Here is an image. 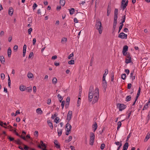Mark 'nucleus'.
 <instances>
[{
  "label": "nucleus",
  "instance_id": "10",
  "mask_svg": "<svg viewBox=\"0 0 150 150\" xmlns=\"http://www.w3.org/2000/svg\"><path fill=\"white\" fill-rule=\"evenodd\" d=\"M127 34H125L123 32L120 33L118 35V37L122 39H127Z\"/></svg>",
  "mask_w": 150,
  "mask_h": 150
},
{
  "label": "nucleus",
  "instance_id": "43",
  "mask_svg": "<svg viewBox=\"0 0 150 150\" xmlns=\"http://www.w3.org/2000/svg\"><path fill=\"white\" fill-rule=\"evenodd\" d=\"M38 6L36 3H35L33 6V10H34Z\"/></svg>",
  "mask_w": 150,
  "mask_h": 150
},
{
  "label": "nucleus",
  "instance_id": "26",
  "mask_svg": "<svg viewBox=\"0 0 150 150\" xmlns=\"http://www.w3.org/2000/svg\"><path fill=\"white\" fill-rule=\"evenodd\" d=\"M72 139V137L71 136H70L68 137V139H66L65 141L66 143H68L71 141Z\"/></svg>",
  "mask_w": 150,
  "mask_h": 150
},
{
  "label": "nucleus",
  "instance_id": "60",
  "mask_svg": "<svg viewBox=\"0 0 150 150\" xmlns=\"http://www.w3.org/2000/svg\"><path fill=\"white\" fill-rule=\"evenodd\" d=\"M18 49V46L17 45H15L13 47L14 50H17Z\"/></svg>",
  "mask_w": 150,
  "mask_h": 150
},
{
  "label": "nucleus",
  "instance_id": "28",
  "mask_svg": "<svg viewBox=\"0 0 150 150\" xmlns=\"http://www.w3.org/2000/svg\"><path fill=\"white\" fill-rule=\"evenodd\" d=\"M70 100V98L69 97H67L66 99V104L65 105V106H66L67 105V104L69 105V101Z\"/></svg>",
  "mask_w": 150,
  "mask_h": 150
},
{
  "label": "nucleus",
  "instance_id": "39",
  "mask_svg": "<svg viewBox=\"0 0 150 150\" xmlns=\"http://www.w3.org/2000/svg\"><path fill=\"white\" fill-rule=\"evenodd\" d=\"M69 64H73L74 63V60H71L68 62Z\"/></svg>",
  "mask_w": 150,
  "mask_h": 150
},
{
  "label": "nucleus",
  "instance_id": "36",
  "mask_svg": "<svg viewBox=\"0 0 150 150\" xmlns=\"http://www.w3.org/2000/svg\"><path fill=\"white\" fill-rule=\"evenodd\" d=\"M150 137V135H148V134H147L146 137L144 139V141L145 142H146L147 141V140Z\"/></svg>",
  "mask_w": 150,
  "mask_h": 150
},
{
  "label": "nucleus",
  "instance_id": "13",
  "mask_svg": "<svg viewBox=\"0 0 150 150\" xmlns=\"http://www.w3.org/2000/svg\"><path fill=\"white\" fill-rule=\"evenodd\" d=\"M128 0H127L126 2H125V4L124 3L123 4H121V6L122 7V8L123 10H124L126 6L128 5Z\"/></svg>",
  "mask_w": 150,
  "mask_h": 150
},
{
  "label": "nucleus",
  "instance_id": "62",
  "mask_svg": "<svg viewBox=\"0 0 150 150\" xmlns=\"http://www.w3.org/2000/svg\"><path fill=\"white\" fill-rule=\"evenodd\" d=\"M24 146V149L25 150H28V149H29V147L26 145H25L24 144L23 145Z\"/></svg>",
  "mask_w": 150,
  "mask_h": 150
},
{
  "label": "nucleus",
  "instance_id": "7",
  "mask_svg": "<svg viewBox=\"0 0 150 150\" xmlns=\"http://www.w3.org/2000/svg\"><path fill=\"white\" fill-rule=\"evenodd\" d=\"M128 47L127 45H125L123 47L122 52L124 56H125L128 54L126 52L128 50Z\"/></svg>",
  "mask_w": 150,
  "mask_h": 150
},
{
  "label": "nucleus",
  "instance_id": "35",
  "mask_svg": "<svg viewBox=\"0 0 150 150\" xmlns=\"http://www.w3.org/2000/svg\"><path fill=\"white\" fill-rule=\"evenodd\" d=\"M98 127V125L97 124L96 122L94 123L92 125V128H95L96 129H97Z\"/></svg>",
  "mask_w": 150,
  "mask_h": 150
},
{
  "label": "nucleus",
  "instance_id": "12",
  "mask_svg": "<svg viewBox=\"0 0 150 150\" xmlns=\"http://www.w3.org/2000/svg\"><path fill=\"white\" fill-rule=\"evenodd\" d=\"M20 90L21 91H25L26 89V87L23 85H21L19 86Z\"/></svg>",
  "mask_w": 150,
  "mask_h": 150
},
{
  "label": "nucleus",
  "instance_id": "18",
  "mask_svg": "<svg viewBox=\"0 0 150 150\" xmlns=\"http://www.w3.org/2000/svg\"><path fill=\"white\" fill-rule=\"evenodd\" d=\"M47 124L52 129L53 128V127L52 125V123L51 122L50 120H48L47 121Z\"/></svg>",
  "mask_w": 150,
  "mask_h": 150
},
{
  "label": "nucleus",
  "instance_id": "9",
  "mask_svg": "<svg viewBox=\"0 0 150 150\" xmlns=\"http://www.w3.org/2000/svg\"><path fill=\"white\" fill-rule=\"evenodd\" d=\"M106 76H103L102 86L104 88H106L107 86V82L105 80Z\"/></svg>",
  "mask_w": 150,
  "mask_h": 150
},
{
  "label": "nucleus",
  "instance_id": "58",
  "mask_svg": "<svg viewBox=\"0 0 150 150\" xmlns=\"http://www.w3.org/2000/svg\"><path fill=\"white\" fill-rule=\"evenodd\" d=\"M132 87V84L130 83L128 84L127 88L128 89H130Z\"/></svg>",
  "mask_w": 150,
  "mask_h": 150
},
{
  "label": "nucleus",
  "instance_id": "21",
  "mask_svg": "<svg viewBox=\"0 0 150 150\" xmlns=\"http://www.w3.org/2000/svg\"><path fill=\"white\" fill-rule=\"evenodd\" d=\"M36 112L38 114H41L42 112L40 108H38L36 109Z\"/></svg>",
  "mask_w": 150,
  "mask_h": 150
},
{
  "label": "nucleus",
  "instance_id": "23",
  "mask_svg": "<svg viewBox=\"0 0 150 150\" xmlns=\"http://www.w3.org/2000/svg\"><path fill=\"white\" fill-rule=\"evenodd\" d=\"M69 11L70 14L71 15L73 14L75 11V10L74 8H71L70 9H69Z\"/></svg>",
  "mask_w": 150,
  "mask_h": 150
},
{
  "label": "nucleus",
  "instance_id": "63",
  "mask_svg": "<svg viewBox=\"0 0 150 150\" xmlns=\"http://www.w3.org/2000/svg\"><path fill=\"white\" fill-rule=\"evenodd\" d=\"M125 72L127 74H128L129 72V69H126L125 70Z\"/></svg>",
  "mask_w": 150,
  "mask_h": 150
},
{
  "label": "nucleus",
  "instance_id": "30",
  "mask_svg": "<svg viewBox=\"0 0 150 150\" xmlns=\"http://www.w3.org/2000/svg\"><path fill=\"white\" fill-rule=\"evenodd\" d=\"M26 90H27V92H30L32 90V87L31 86H29L27 87V88L26 87Z\"/></svg>",
  "mask_w": 150,
  "mask_h": 150
},
{
  "label": "nucleus",
  "instance_id": "52",
  "mask_svg": "<svg viewBox=\"0 0 150 150\" xmlns=\"http://www.w3.org/2000/svg\"><path fill=\"white\" fill-rule=\"evenodd\" d=\"M64 104H65V101H62V104H61V106L62 107V109H63L64 108Z\"/></svg>",
  "mask_w": 150,
  "mask_h": 150
},
{
  "label": "nucleus",
  "instance_id": "14",
  "mask_svg": "<svg viewBox=\"0 0 150 150\" xmlns=\"http://www.w3.org/2000/svg\"><path fill=\"white\" fill-rule=\"evenodd\" d=\"M128 0H127L126 2H125V4L124 3L123 4H121V6L122 7V8L123 10H124L126 6L128 5Z\"/></svg>",
  "mask_w": 150,
  "mask_h": 150
},
{
  "label": "nucleus",
  "instance_id": "45",
  "mask_svg": "<svg viewBox=\"0 0 150 150\" xmlns=\"http://www.w3.org/2000/svg\"><path fill=\"white\" fill-rule=\"evenodd\" d=\"M34 55L33 53V52H30L29 56L28 58L30 59Z\"/></svg>",
  "mask_w": 150,
  "mask_h": 150
},
{
  "label": "nucleus",
  "instance_id": "22",
  "mask_svg": "<svg viewBox=\"0 0 150 150\" xmlns=\"http://www.w3.org/2000/svg\"><path fill=\"white\" fill-rule=\"evenodd\" d=\"M131 99V96L130 95L127 96L125 98V101L128 102L130 101Z\"/></svg>",
  "mask_w": 150,
  "mask_h": 150
},
{
  "label": "nucleus",
  "instance_id": "24",
  "mask_svg": "<svg viewBox=\"0 0 150 150\" xmlns=\"http://www.w3.org/2000/svg\"><path fill=\"white\" fill-rule=\"evenodd\" d=\"M62 129H57V133L59 136H60L62 134Z\"/></svg>",
  "mask_w": 150,
  "mask_h": 150
},
{
  "label": "nucleus",
  "instance_id": "34",
  "mask_svg": "<svg viewBox=\"0 0 150 150\" xmlns=\"http://www.w3.org/2000/svg\"><path fill=\"white\" fill-rule=\"evenodd\" d=\"M81 98H78L77 102V107H79L81 104Z\"/></svg>",
  "mask_w": 150,
  "mask_h": 150
},
{
  "label": "nucleus",
  "instance_id": "31",
  "mask_svg": "<svg viewBox=\"0 0 150 150\" xmlns=\"http://www.w3.org/2000/svg\"><path fill=\"white\" fill-rule=\"evenodd\" d=\"M65 0H60V3L62 6H64L65 4Z\"/></svg>",
  "mask_w": 150,
  "mask_h": 150
},
{
  "label": "nucleus",
  "instance_id": "16",
  "mask_svg": "<svg viewBox=\"0 0 150 150\" xmlns=\"http://www.w3.org/2000/svg\"><path fill=\"white\" fill-rule=\"evenodd\" d=\"M111 10V6L109 5H108V7L107 11V16H109L110 14V13Z\"/></svg>",
  "mask_w": 150,
  "mask_h": 150
},
{
  "label": "nucleus",
  "instance_id": "42",
  "mask_svg": "<svg viewBox=\"0 0 150 150\" xmlns=\"http://www.w3.org/2000/svg\"><path fill=\"white\" fill-rule=\"evenodd\" d=\"M57 79L56 78L54 77L53 78V79H52V83L54 84H55L57 82Z\"/></svg>",
  "mask_w": 150,
  "mask_h": 150
},
{
  "label": "nucleus",
  "instance_id": "15",
  "mask_svg": "<svg viewBox=\"0 0 150 150\" xmlns=\"http://www.w3.org/2000/svg\"><path fill=\"white\" fill-rule=\"evenodd\" d=\"M13 10L12 7H10L9 8L8 13L9 15L11 16L13 13Z\"/></svg>",
  "mask_w": 150,
  "mask_h": 150
},
{
  "label": "nucleus",
  "instance_id": "11",
  "mask_svg": "<svg viewBox=\"0 0 150 150\" xmlns=\"http://www.w3.org/2000/svg\"><path fill=\"white\" fill-rule=\"evenodd\" d=\"M66 128L67 131H70L71 128V126L69 123L68 122L67 123L65 126Z\"/></svg>",
  "mask_w": 150,
  "mask_h": 150
},
{
  "label": "nucleus",
  "instance_id": "2",
  "mask_svg": "<svg viewBox=\"0 0 150 150\" xmlns=\"http://www.w3.org/2000/svg\"><path fill=\"white\" fill-rule=\"evenodd\" d=\"M95 27L98 30L100 34L102 33L103 30V27L99 19H97L96 21Z\"/></svg>",
  "mask_w": 150,
  "mask_h": 150
},
{
  "label": "nucleus",
  "instance_id": "54",
  "mask_svg": "<svg viewBox=\"0 0 150 150\" xmlns=\"http://www.w3.org/2000/svg\"><path fill=\"white\" fill-rule=\"evenodd\" d=\"M123 25L122 24H121L119 27V29L118 31V33H119L121 29H122Z\"/></svg>",
  "mask_w": 150,
  "mask_h": 150
},
{
  "label": "nucleus",
  "instance_id": "53",
  "mask_svg": "<svg viewBox=\"0 0 150 150\" xmlns=\"http://www.w3.org/2000/svg\"><path fill=\"white\" fill-rule=\"evenodd\" d=\"M108 71L107 69H106L105 71V73L103 75H107L108 74Z\"/></svg>",
  "mask_w": 150,
  "mask_h": 150
},
{
  "label": "nucleus",
  "instance_id": "37",
  "mask_svg": "<svg viewBox=\"0 0 150 150\" xmlns=\"http://www.w3.org/2000/svg\"><path fill=\"white\" fill-rule=\"evenodd\" d=\"M40 144H41V146H42L43 147H44L45 148H46V146L45 144L42 141H40Z\"/></svg>",
  "mask_w": 150,
  "mask_h": 150
},
{
  "label": "nucleus",
  "instance_id": "49",
  "mask_svg": "<svg viewBox=\"0 0 150 150\" xmlns=\"http://www.w3.org/2000/svg\"><path fill=\"white\" fill-rule=\"evenodd\" d=\"M59 119H60L58 118V117H56V118L55 119V122H56V123H57L58 122H59Z\"/></svg>",
  "mask_w": 150,
  "mask_h": 150
},
{
  "label": "nucleus",
  "instance_id": "61",
  "mask_svg": "<svg viewBox=\"0 0 150 150\" xmlns=\"http://www.w3.org/2000/svg\"><path fill=\"white\" fill-rule=\"evenodd\" d=\"M130 78L132 79V80H133L135 79V76H130Z\"/></svg>",
  "mask_w": 150,
  "mask_h": 150
},
{
  "label": "nucleus",
  "instance_id": "6",
  "mask_svg": "<svg viewBox=\"0 0 150 150\" xmlns=\"http://www.w3.org/2000/svg\"><path fill=\"white\" fill-rule=\"evenodd\" d=\"M126 56V58L125 60V62L127 64L130 63L131 62V58L130 55L129 53L125 55Z\"/></svg>",
  "mask_w": 150,
  "mask_h": 150
},
{
  "label": "nucleus",
  "instance_id": "19",
  "mask_svg": "<svg viewBox=\"0 0 150 150\" xmlns=\"http://www.w3.org/2000/svg\"><path fill=\"white\" fill-rule=\"evenodd\" d=\"M11 51L10 47H9L8 48L7 50V53L8 55V57H11Z\"/></svg>",
  "mask_w": 150,
  "mask_h": 150
},
{
  "label": "nucleus",
  "instance_id": "4",
  "mask_svg": "<svg viewBox=\"0 0 150 150\" xmlns=\"http://www.w3.org/2000/svg\"><path fill=\"white\" fill-rule=\"evenodd\" d=\"M117 107L119 108L120 111H122L126 108V105L123 104L118 103Z\"/></svg>",
  "mask_w": 150,
  "mask_h": 150
},
{
  "label": "nucleus",
  "instance_id": "1",
  "mask_svg": "<svg viewBox=\"0 0 150 150\" xmlns=\"http://www.w3.org/2000/svg\"><path fill=\"white\" fill-rule=\"evenodd\" d=\"M93 86H91L88 93V100L89 101L91 102L93 96L92 103L94 104L97 102L98 100L99 97V91L98 88L97 87L96 88L94 91H93Z\"/></svg>",
  "mask_w": 150,
  "mask_h": 150
},
{
  "label": "nucleus",
  "instance_id": "56",
  "mask_svg": "<svg viewBox=\"0 0 150 150\" xmlns=\"http://www.w3.org/2000/svg\"><path fill=\"white\" fill-rule=\"evenodd\" d=\"M0 125L2 127H4L5 128H7V127L3 126V123L2 121H0Z\"/></svg>",
  "mask_w": 150,
  "mask_h": 150
},
{
  "label": "nucleus",
  "instance_id": "33",
  "mask_svg": "<svg viewBox=\"0 0 150 150\" xmlns=\"http://www.w3.org/2000/svg\"><path fill=\"white\" fill-rule=\"evenodd\" d=\"M149 105L148 103H146L144 106L143 110H146L149 107Z\"/></svg>",
  "mask_w": 150,
  "mask_h": 150
},
{
  "label": "nucleus",
  "instance_id": "47",
  "mask_svg": "<svg viewBox=\"0 0 150 150\" xmlns=\"http://www.w3.org/2000/svg\"><path fill=\"white\" fill-rule=\"evenodd\" d=\"M33 29L32 28H29L28 30V34H31V32L32 31Z\"/></svg>",
  "mask_w": 150,
  "mask_h": 150
},
{
  "label": "nucleus",
  "instance_id": "5",
  "mask_svg": "<svg viewBox=\"0 0 150 150\" xmlns=\"http://www.w3.org/2000/svg\"><path fill=\"white\" fill-rule=\"evenodd\" d=\"M118 14V10L117 8H115L114 11V22L115 24L117 23V15Z\"/></svg>",
  "mask_w": 150,
  "mask_h": 150
},
{
  "label": "nucleus",
  "instance_id": "8",
  "mask_svg": "<svg viewBox=\"0 0 150 150\" xmlns=\"http://www.w3.org/2000/svg\"><path fill=\"white\" fill-rule=\"evenodd\" d=\"M72 112L71 111H69L67 114V120L68 121V123L69 122L70 120L71 119V117L72 116Z\"/></svg>",
  "mask_w": 150,
  "mask_h": 150
},
{
  "label": "nucleus",
  "instance_id": "29",
  "mask_svg": "<svg viewBox=\"0 0 150 150\" xmlns=\"http://www.w3.org/2000/svg\"><path fill=\"white\" fill-rule=\"evenodd\" d=\"M15 142L16 144L18 145H21L22 144V142L19 139H18L17 140H15Z\"/></svg>",
  "mask_w": 150,
  "mask_h": 150
},
{
  "label": "nucleus",
  "instance_id": "32",
  "mask_svg": "<svg viewBox=\"0 0 150 150\" xmlns=\"http://www.w3.org/2000/svg\"><path fill=\"white\" fill-rule=\"evenodd\" d=\"M122 21H121V23H120L121 24H122L123 25H124L123 23L125 22L126 18L125 15H124L123 17H122Z\"/></svg>",
  "mask_w": 150,
  "mask_h": 150
},
{
  "label": "nucleus",
  "instance_id": "17",
  "mask_svg": "<svg viewBox=\"0 0 150 150\" xmlns=\"http://www.w3.org/2000/svg\"><path fill=\"white\" fill-rule=\"evenodd\" d=\"M128 143L126 142L124 144L123 146V150H127L128 149Z\"/></svg>",
  "mask_w": 150,
  "mask_h": 150
},
{
  "label": "nucleus",
  "instance_id": "51",
  "mask_svg": "<svg viewBox=\"0 0 150 150\" xmlns=\"http://www.w3.org/2000/svg\"><path fill=\"white\" fill-rule=\"evenodd\" d=\"M34 135L36 137H38V132L37 131H35L34 134Z\"/></svg>",
  "mask_w": 150,
  "mask_h": 150
},
{
  "label": "nucleus",
  "instance_id": "27",
  "mask_svg": "<svg viewBox=\"0 0 150 150\" xmlns=\"http://www.w3.org/2000/svg\"><path fill=\"white\" fill-rule=\"evenodd\" d=\"M122 125L121 122L120 121H119L117 123V130H118L120 128V127H121Z\"/></svg>",
  "mask_w": 150,
  "mask_h": 150
},
{
  "label": "nucleus",
  "instance_id": "3",
  "mask_svg": "<svg viewBox=\"0 0 150 150\" xmlns=\"http://www.w3.org/2000/svg\"><path fill=\"white\" fill-rule=\"evenodd\" d=\"M95 136L94 134L92 132L90 133V144L91 145H93Z\"/></svg>",
  "mask_w": 150,
  "mask_h": 150
},
{
  "label": "nucleus",
  "instance_id": "41",
  "mask_svg": "<svg viewBox=\"0 0 150 150\" xmlns=\"http://www.w3.org/2000/svg\"><path fill=\"white\" fill-rule=\"evenodd\" d=\"M55 147L56 148L59 149H60V144L58 143V144H55Z\"/></svg>",
  "mask_w": 150,
  "mask_h": 150
},
{
  "label": "nucleus",
  "instance_id": "20",
  "mask_svg": "<svg viewBox=\"0 0 150 150\" xmlns=\"http://www.w3.org/2000/svg\"><path fill=\"white\" fill-rule=\"evenodd\" d=\"M0 60L2 63L4 64L5 62V60L3 56H0Z\"/></svg>",
  "mask_w": 150,
  "mask_h": 150
},
{
  "label": "nucleus",
  "instance_id": "44",
  "mask_svg": "<svg viewBox=\"0 0 150 150\" xmlns=\"http://www.w3.org/2000/svg\"><path fill=\"white\" fill-rule=\"evenodd\" d=\"M105 147V144L104 143L102 144L101 145L100 149H101L103 150V149H104Z\"/></svg>",
  "mask_w": 150,
  "mask_h": 150
},
{
  "label": "nucleus",
  "instance_id": "38",
  "mask_svg": "<svg viewBox=\"0 0 150 150\" xmlns=\"http://www.w3.org/2000/svg\"><path fill=\"white\" fill-rule=\"evenodd\" d=\"M57 97L59 100V101L61 102L63 98H62V96L60 95L59 94H58L57 95Z\"/></svg>",
  "mask_w": 150,
  "mask_h": 150
},
{
  "label": "nucleus",
  "instance_id": "64",
  "mask_svg": "<svg viewBox=\"0 0 150 150\" xmlns=\"http://www.w3.org/2000/svg\"><path fill=\"white\" fill-rule=\"evenodd\" d=\"M57 57L56 55H54L52 56V59H55L57 58Z\"/></svg>",
  "mask_w": 150,
  "mask_h": 150
},
{
  "label": "nucleus",
  "instance_id": "57",
  "mask_svg": "<svg viewBox=\"0 0 150 150\" xmlns=\"http://www.w3.org/2000/svg\"><path fill=\"white\" fill-rule=\"evenodd\" d=\"M47 103L48 105H50L51 103V100L50 99H49L47 100Z\"/></svg>",
  "mask_w": 150,
  "mask_h": 150
},
{
  "label": "nucleus",
  "instance_id": "40",
  "mask_svg": "<svg viewBox=\"0 0 150 150\" xmlns=\"http://www.w3.org/2000/svg\"><path fill=\"white\" fill-rule=\"evenodd\" d=\"M57 113H56V112H55V114H54V115H52V117H51V118L53 119H54V118L56 117L57 116Z\"/></svg>",
  "mask_w": 150,
  "mask_h": 150
},
{
  "label": "nucleus",
  "instance_id": "55",
  "mask_svg": "<svg viewBox=\"0 0 150 150\" xmlns=\"http://www.w3.org/2000/svg\"><path fill=\"white\" fill-rule=\"evenodd\" d=\"M54 65L56 66H58L59 65V63L58 61H55L54 62Z\"/></svg>",
  "mask_w": 150,
  "mask_h": 150
},
{
  "label": "nucleus",
  "instance_id": "25",
  "mask_svg": "<svg viewBox=\"0 0 150 150\" xmlns=\"http://www.w3.org/2000/svg\"><path fill=\"white\" fill-rule=\"evenodd\" d=\"M67 40L66 38L64 37L62 38L61 42L62 43H64L67 42Z\"/></svg>",
  "mask_w": 150,
  "mask_h": 150
},
{
  "label": "nucleus",
  "instance_id": "59",
  "mask_svg": "<svg viewBox=\"0 0 150 150\" xmlns=\"http://www.w3.org/2000/svg\"><path fill=\"white\" fill-rule=\"evenodd\" d=\"M33 92L35 93L36 91V88L35 86H34L33 87Z\"/></svg>",
  "mask_w": 150,
  "mask_h": 150
},
{
  "label": "nucleus",
  "instance_id": "48",
  "mask_svg": "<svg viewBox=\"0 0 150 150\" xmlns=\"http://www.w3.org/2000/svg\"><path fill=\"white\" fill-rule=\"evenodd\" d=\"M32 19L31 17L28 18V22L29 23H31L32 22Z\"/></svg>",
  "mask_w": 150,
  "mask_h": 150
},
{
  "label": "nucleus",
  "instance_id": "46",
  "mask_svg": "<svg viewBox=\"0 0 150 150\" xmlns=\"http://www.w3.org/2000/svg\"><path fill=\"white\" fill-rule=\"evenodd\" d=\"M147 119L148 121L150 120V110L148 113V115L147 116Z\"/></svg>",
  "mask_w": 150,
  "mask_h": 150
},
{
  "label": "nucleus",
  "instance_id": "50",
  "mask_svg": "<svg viewBox=\"0 0 150 150\" xmlns=\"http://www.w3.org/2000/svg\"><path fill=\"white\" fill-rule=\"evenodd\" d=\"M73 56H74V54L73 53H72L68 57V59H71V58H72V57H73Z\"/></svg>",
  "mask_w": 150,
  "mask_h": 150
}]
</instances>
